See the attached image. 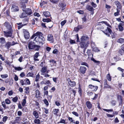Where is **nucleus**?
<instances>
[{"label": "nucleus", "mask_w": 124, "mask_h": 124, "mask_svg": "<svg viewBox=\"0 0 124 124\" xmlns=\"http://www.w3.org/2000/svg\"><path fill=\"white\" fill-rule=\"evenodd\" d=\"M43 21L44 22H48L51 21V20L49 18H44L43 19Z\"/></svg>", "instance_id": "obj_33"}, {"label": "nucleus", "mask_w": 124, "mask_h": 124, "mask_svg": "<svg viewBox=\"0 0 124 124\" xmlns=\"http://www.w3.org/2000/svg\"><path fill=\"white\" fill-rule=\"evenodd\" d=\"M87 53L88 56H90L92 54L91 50L88 49L87 52Z\"/></svg>", "instance_id": "obj_40"}, {"label": "nucleus", "mask_w": 124, "mask_h": 124, "mask_svg": "<svg viewBox=\"0 0 124 124\" xmlns=\"http://www.w3.org/2000/svg\"><path fill=\"white\" fill-rule=\"evenodd\" d=\"M92 48V50L93 51L95 52H98L99 51V50L96 47H93Z\"/></svg>", "instance_id": "obj_32"}, {"label": "nucleus", "mask_w": 124, "mask_h": 124, "mask_svg": "<svg viewBox=\"0 0 124 124\" xmlns=\"http://www.w3.org/2000/svg\"><path fill=\"white\" fill-rule=\"evenodd\" d=\"M119 29L120 31H122L123 30V27L121 25H119L118 26Z\"/></svg>", "instance_id": "obj_45"}, {"label": "nucleus", "mask_w": 124, "mask_h": 124, "mask_svg": "<svg viewBox=\"0 0 124 124\" xmlns=\"http://www.w3.org/2000/svg\"><path fill=\"white\" fill-rule=\"evenodd\" d=\"M50 1L53 3H56L58 2V0H50Z\"/></svg>", "instance_id": "obj_50"}, {"label": "nucleus", "mask_w": 124, "mask_h": 124, "mask_svg": "<svg viewBox=\"0 0 124 124\" xmlns=\"http://www.w3.org/2000/svg\"><path fill=\"white\" fill-rule=\"evenodd\" d=\"M86 69L85 67L81 66L79 70V71L81 73L84 74L85 73Z\"/></svg>", "instance_id": "obj_12"}, {"label": "nucleus", "mask_w": 124, "mask_h": 124, "mask_svg": "<svg viewBox=\"0 0 124 124\" xmlns=\"http://www.w3.org/2000/svg\"><path fill=\"white\" fill-rule=\"evenodd\" d=\"M13 67L15 69V70L18 71L21 70L23 69V68L20 67H15L14 66H13Z\"/></svg>", "instance_id": "obj_30"}, {"label": "nucleus", "mask_w": 124, "mask_h": 124, "mask_svg": "<svg viewBox=\"0 0 124 124\" xmlns=\"http://www.w3.org/2000/svg\"><path fill=\"white\" fill-rule=\"evenodd\" d=\"M60 123H63L65 124H66V121L65 120L61 118L60 121L57 123L58 124Z\"/></svg>", "instance_id": "obj_27"}, {"label": "nucleus", "mask_w": 124, "mask_h": 124, "mask_svg": "<svg viewBox=\"0 0 124 124\" xmlns=\"http://www.w3.org/2000/svg\"><path fill=\"white\" fill-rule=\"evenodd\" d=\"M24 36L25 38L26 39H28L30 36L29 32L27 30H25L24 31Z\"/></svg>", "instance_id": "obj_8"}, {"label": "nucleus", "mask_w": 124, "mask_h": 124, "mask_svg": "<svg viewBox=\"0 0 124 124\" xmlns=\"http://www.w3.org/2000/svg\"><path fill=\"white\" fill-rule=\"evenodd\" d=\"M101 23L102 24L104 23V24H105L106 25H107V24H108V23H107V22H106L102 21V22H100L99 23H98L97 24V25H101Z\"/></svg>", "instance_id": "obj_36"}, {"label": "nucleus", "mask_w": 124, "mask_h": 124, "mask_svg": "<svg viewBox=\"0 0 124 124\" xmlns=\"http://www.w3.org/2000/svg\"><path fill=\"white\" fill-rule=\"evenodd\" d=\"M47 70V67H43L42 68L41 70V72L43 73H44L46 72Z\"/></svg>", "instance_id": "obj_28"}, {"label": "nucleus", "mask_w": 124, "mask_h": 124, "mask_svg": "<svg viewBox=\"0 0 124 124\" xmlns=\"http://www.w3.org/2000/svg\"><path fill=\"white\" fill-rule=\"evenodd\" d=\"M43 13L44 16L46 17H49L50 16V13L48 11L44 12Z\"/></svg>", "instance_id": "obj_22"}, {"label": "nucleus", "mask_w": 124, "mask_h": 124, "mask_svg": "<svg viewBox=\"0 0 124 124\" xmlns=\"http://www.w3.org/2000/svg\"><path fill=\"white\" fill-rule=\"evenodd\" d=\"M44 102L45 104L47 106H48L49 103L48 101L46 99H45L44 100Z\"/></svg>", "instance_id": "obj_52"}, {"label": "nucleus", "mask_w": 124, "mask_h": 124, "mask_svg": "<svg viewBox=\"0 0 124 124\" xmlns=\"http://www.w3.org/2000/svg\"><path fill=\"white\" fill-rule=\"evenodd\" d=\"M34 40L36 42L41 43L43 44L42 42L45 41V38L42 36V34L41 32H39L37 37H35Z\"/></svg>", "instance_id": "obj_1"}, {"label": "nucleus", "mask_w": 124, "mask_h": 124, "mask_svg": "<svg viewBox=\"0 0 124 124\" xmlns=\"http://www.w3.org/2000/svg\"><path fill=\"white\" fill-rule=\"evenodd\" d=\"M18 100V97L16 96L14 98H13L12 99L13 101L15 102H17Z\"/></svg>", "instance_id": "obj_41"}, {"label": "nucleus", "mask_w": 124, "mask_h": 124, "mask_svg": "<svg viewBox=\"0 0 124 124\" xmlns=\"http://www.w3.org/2000/svg\"><path fill=\"white\" fill-rule=\"evenodd\" d=\"M26 25V24H23L22 25H19L18 26V29H19L22 27L23 26Z\"/></svg>", "instance_id": "obj_57"}, {"label": "nucleus", "mask_w": 124, "mask_h": 124, "mask_svg": "<svg viewBox=\"0 0 124 124\" xmlns=\"http://www.w3.org/2000/svg\"><path fill=\"white\" fill-rule=\"evenodd\" d=\"M115 3L116 5L117 6V7L119 6L120 5V3L119 2L117 1H116L115 2Z\"/></svg>", "instance_id": "obj_54"}, {"label": "nucleus", "mask_w": 124, "mask_h": 124, "mask_svg": "<svg viewBox=\"0 0 124 124\" xmlns=\"http://www.w3.org/2000/svg\"><path fill=\"white\" fill-rule=\"evenodd\" d=\"M27 15L26 12L23 13L20 16V17L21 18H24L26 17Z\"/></svg>", "instance_id": "obj_29"}, {"label": "nucleus", "mask_w": 124, "mask_h": 124, "mask_svg": "<svg viewBox=\"0 0 124 124\" xmlns=\"http://www.w3.org/2000/svg\"><path fill=\"white\" fill-rule=\"evenodd\" d=\"M34 75V74L33 73L31 72H29L27 74V76L33 77Z\"/></svg>", "instance_id": "obj_38"}, {"label": "nucleus", "mask_w": 124, "mask_h": 124, "mask_svg": "<svg viewBox=\"0 0 124 124\" xmlns=\"http://www.w3.org/2000/svg\"><path fill=\"white\" fill-rule=\"evenodd\" d=\"M40 46L36 45L35 47L34 48H35L36 50L38 51L40 48Z\"/></svg>", "instance_id": "obj_42"}, {"label": "nucleus", "mask_w": 124, "mask_h": 124, "mask_svg": "<svg viewBox=\"0 0 124 124\" xmlns=\"http://www.w3.org/2000/svg\"><path fill=\"white\" fill-rule=\"evenodd\" d=\"M53 36L51 35H49L47 37V40L49 41H52L53 40Z\"/></svg>", "instance_id": "obj_21"}, {"label": "nucleus", "mask_w": 124, "mask_h": 124, "mask_svg": "<svg viewBox=\"0 0 124 124\" xmlns=\"http://www.w3.org/2000/svg\"><path fill=\"white\" fill-rule=\"evenodd\" d=\"M87 94L89 96H91L93 95V93L92 92H87Z\"/></svg>", "instance_id": "obj_61"}, {"label": "nucleus", "mask_w": 124, "mask_h": 124, "mask_svg": "<svg viewBox=\"0 0 124 124\" xmlns=\"http://www.w3.org/2000/svg\"><path fill=\"white\" fill-rule=\"evenodd\" d=\"M89 44V42H81L80 43V46L82 48L86 47Z\"/></svg>", "instance_id": "obj_6"}, {"label": "nucleus", "mask_w": 124, "mask_h": 124, "mask_svg": "<svg viewBox=\"0 0 124 124\" xmlns=\"http://www.w3.org/2000/svg\"><path fill=\"white\" fill-rule=\"evenodd\" d=\"M11 11L12 12H15L18 11L19 9L18 7L15 5L13 4L12 5V7L11 8Z\"/></svg>", "instance_id": "obj_7"}, {"label": "nucleus", "mask_w": 124, "mask_h": 124, "mask_svg": "<svg viewBox=\"0 0 124 124\" xmlns=\"http://www.w3.org/2000/svg\"><path fill=\"white\" fill-rule=\"evenodd\" d=\"M4 35L6 37H11L12 38H13L14 36H12V33L10 31H4Z\"/></svg>", "instance_id": "obj_3"}, {"label": "nucleus", "mask_w": 124, "mask_h": 124, "mask_svg": "<svg viewBox=\"0 0 124 124\" xmlns=\"http://www.w3.org/2000/svg\"><path fill=\"white\" fill-rule=\"evenodd\" d=\"M58 51L57 49H55L53 52V53L54 54L58 53Z\"/></svg>", "instance_id": "obj_56"}, {"label": "nucleus", "mask_w": 124, "mask_h": 124, "mask_svg": "<svg viewBox=\"0 0 124 124\" xmlns=\"http://www.w3.org/2000/svg\"><path fill=\"white\" fill-rule=\"evenodd\" d=\"M88 87L90 88L93 91H96L98 88V87L96 86L93 85H90L88 86Z\"/></svg>", "instance_id": "obj_10"}, {"label": "nucleus", "mask_w": 124, "mask_h": 124, "mask_svg": "<svg viewBox=\"0 0 124 124\" xmlns=\"http://www.w3.org/2000/svg\"><path fill=\"white\" fill-rule=\"evenodd\" d=\"M103 32L108 37L110 36V34L112 39L115 38V35L112 32L111 30L108 27H107L104 31H103Z\"/></svg>", "instance_id": "obj_2"}, {"label": "nucleus", "mask_w": 124, "mask_h": 124, "mask_svg": "<svg viewBox=\"0 0 124 124\" xmlns=\"http://www.w3.org/2000/svg\"><path fill=\"white\" fill-rule=\"evenodd\" d=\"M72 113L73 114L75 115L76 116L78 117V114L75 111L72 112Z\"/></svg>", "instance_id": "obj_51"}, {"label": "nucleus", "mask_w": 124, "mask_h": 124, "mask_svg": "<svg viewBox=\"0 0 124 124\" xmlns=\"http://www.w3.org/2000/svg\"><path fill=\"white\" fill-rule=\"evenodd\" d=\"M69 120L72 123H73L74 124H79V122L78 121H76L75 122L74 120H73L72 117H68Z\"/></svg>", "instance_id": "obj_9"}, {"label": "nucleus", "mask_w": 124, "mask_h": 124, "mask_svg": "<svg viewBox=\"0 0 124 124\" xmlns=\"http://www.w3.org/2000/svg\"><path fill=\"white\" fill-rule=\"evenodd\" d=\"M5 43H6V41L5 39L4 38L1 37L0 38V43L2 44H4Z\"/></svg>", "instance_id": "obj_18"}, {"label": "nucleus", "mask_w": 124, "mask_h": 124, "mask_svg": "<svg viewBox=\"0 0 124 124\" xmlns=\"http://www.w3.org/2000/svg\"><path fill=\"white\" fill-rule=\"evenodd\" d=\"M106 78L108 80L110 81H111V79L109 73H108L107 75L106 76Z\"/></svg>", "instance_id": "obj_34"}, {"label": "nucleus", "mask_w": 124, "mask_h": 124, "mask_svg": "<svg viewBox=\"0 0 124 124\" xmlns=\"http://www.w3.org/2000/svg\"><path fill=\"white\" fill-rule=\"evenodd\" d=\"M104 85V87L106 88H111V86H110L107 84H106Z\"/></svg>", "instance_id": "obj_49"}, {"label": "nucleus", "mask_w": 124, "mask_h": 124, "mask_svg": "<svg viewBox=\"0 0 124 124\" xmlns=\"http://www.w3.org/2000/svg\"><path fill=\"white\" fill-rule=\"evenodd\" d=\"M103 110L107 112H108L109 111H113V109H103Z\"/></svg>", "instance_id": "obj_59"}, {"label": "nucleus", "mask_w": 124, "mask_h": 124, "mask_svg": "<svg viewBox=\"0 0 124 124\" xmlns=\"http://www.w3.org/2000/svg\"><path fill=\"white\" fill-rule=\"evenodd\" d=\"M39 32H38L35 34H34L31 37V39H33L35 37H37V35L38 34Z\"/></svg>", "instance_id": "obj_39"}, {"label": "nucleus", "mask_w": 124, "mask_h": 124, "mask_svg": "<svg viewBox=\"0 0 124 124\" xmlns=\"http://www.w3.org/2000/svg\"><path fill=\"white\" fill-rule=\"evenodd\" d=\"M107 116L108 117H112L114 116V115H110V114H107Z\"/></svg>", "instance_id": "obj_62"}, {"label": "nucleus", "mask_w": 124, "mask_h": 124, "mask_svg": "<svg viewBox=\"0 0 124 124\" xmlns=\"http://www.w3.org/2000/svg\"><path fill=\"white\" fill-rule=\"evenodd\" d=\"M117 42L123 44L124 43V39L122 38H120L118 40Z\"/></svg>", "instance_id": "obj_26"}, {"label": "nucleus", "mask_w": 124, "mask_h": 124, "mask_svg": "<svg viewBox=\"0 0 124 124\" xmlns=\"http://www.w3.org/2000/svg\"><path fill=\"white\" fill-rule=\"evenodd\" d=\"M69 85L71 87L75 86L76 85V83L75 82L71 80L70 79L68 78L67 79Z\"/></svg>", "instance_id": "obj_5"}, {"label": "nucleus", "mask_w": 124, "mask_h": 124, "mask_svg": "<svg viewBox=\"0 0 124 124\" xmlns=\"http://www.w3.org/2000/svg\"><path fill=\"white\" fill-rule=\"evenodd\" d=\"M28 21L29 18L27 17L24 18L23 21V24H26V25L28 23Z\"/></svg>", "instance_id": "obj_19"}, {"label": "nucleus", "mask_w": 124, "mask_h": 124, "mask_svg": "<svg viewBox=\"0 0 124 124\" xmlns=\"http://www.w3.org/2000/svg\"><path fill=\"white\" fill-rule=\"evenodd\" d=\"M89 39L87 36H82L80 38L81 42H85L87 41Z\"/></svg>", "instance_id": "obj_13"}, {"label": "nucleus", "mask_w": 124, "mask_h": 124, "mask_svg": "<svg viewBox=\"0 0 124 124\" xmlns=\"http://www.w3.org/2000/svg\"><path fill=\"white\" fill-rule=\"evenodd\" d=\"M25 98H26V97ZM26 98L24 99L23 100V101L22 103V104L23 106H25V104L26 103Z\"/></svg>", "instance_id": "obj_35"}, {"label": "nucleus", "mask_w": 124, "mask_h": 124, "mask_svg": "<svg viewBox=\"0 0 124 124\" xmlns=\"http://www.w3.org/2000/svg\"><path fill=\"white\" fill-rule=\"evenodd\" d=\"M91 45L92 48H93V47H95L96 46L94 43L93 41H91Z\"/></svg>", "instance_id": "obj_44"}, {"label": "nucleus", "mask_w": 124, "mask_h": 124, "mask_svg": "<svg viewBox=\"0 0 124 124\" xmlns=\"http://www.w3.org/2000/svg\"><path fill=\"white\" fill-rule=\"evenodd\" d=\"M59 111V110L58 109H55L53 110L54 114L55 115H58V113Z\"/></svg>", "instance_id": "obj_20"}, {"label": "nucleus", "mask_w": 124, "mask_h": 124, "mask_svg": "<svg viewBox=\"0 0 124 124\" xmlns=\"http://www.w3.org/2000/svg\"><path fill=\"white\" fill-rule=\"evenodd\" d=\"M91 5L94 8H96L97 6V5L93 2L91 3Z\"/></svg>", "instance_id": "obj_64"}, {"label": "nucleus", "mask_w": 124, "mask_h": 124, "mask_svg": "<svg viewBox=\"0 0 124 124\" xmlns=\"http://www.w3.org/2000/svg\"><path fill=\"white\" fill-rule=\"evenodd\" d=\"M39 53L38 52L36 53L34 55V58H37L39 56Z\"/></svg>", "instance_id": "obj_55"}, {"label": "nucleus", "mask_w": 124, "mask_h": 124, "mask_svg": "<svg viewBox=\"0 0 124 124\" xmlns=\"http://www.w3.org/2000/svg\"><path fill=\"white\" fill-rule=\"evenodd\" d=\"M6 103L7 104H9L10 103V100L8 99H6L5 100Z\"/></svg>", "instance_id": "obj_47"}, {"label": "nucleus", "mask_w": 124, "mask_h": 124, "mask_svg": "<svg viewBox=\"0 0 124 124\" xmlns=\"http://www.w3.org/2000/svg\"><path fill=\"white\" fill-rule=\"evenodd\" d=\"M23 11L25 12L28 15H30L32 13L31 9L29 8H27L25 9H23Z\"/></svg>", "instance_id": "obj_11"}, {"label": "nucleus", "mask_w": 124, "mask_h": 124, "mask_svg": "<svg viewBox=\"0 0 124 124\" xmlns=\"http://www.w3.org/2000/svg\"><path fill=\"white\" fill-rule=\"evenodd\" d=\"M83 21L85 23L86 22V17L85 16L82 18Z\"/></svg>", "instance_id": "obj_60"}, {"label": "nucleus", "mask_w": 124, "mask_h": 124, "mask_svg": "<svg viewBox=\"0 0 124 124\" xmlns=\"http://www.w3.org/2000/svg\"><path fill=\"white\" fill-rule=\"evenodd\" d=\"M87 9L90 11H93V7L89 5H88L86 7Z\"/></svg>", "instance_id": "obj_23"}, {"label": "nucleus", "mask_w": 124, "mask_h": 124, "mask_svg": "<svg viewBox=\"0 0 124 124\" xmlns=\"http://www.w3.org/2000/svg\"><path fill=\"white\" fill-rule=\"evenodd\" d=\"M4 26L8 30H10L11 28V26L9 23L8 22H5L4 24Z\"/></svg>", "instance_id": "obj_16"}, {"label": "nucleus", "mask_w": 124, "mask_h": 124, "mask_svg": "<svg viewBox=\"0 0 124 124\" xmlns=\"http://www.w3.org/2000/svg\"><path fill=\"white\" fill-rule=\"evenodd\" d=\"M35 94V96L36 98H38L40 97V92L39 90H37L36 91Z\"/></svg>", "instance_id": "obj_25"}, {"label": "nucleus", "mask_w": 124, "mask_h": 124, "mask_svg": "<svg viewBox=\"0 0 124 124\" xmlns=\"http://www.w3.org/2000/svg\"><path fill=\"white\" fill-rule=\"evenodd\" d=\"M33 115L36 118H39V115L38 113L36 111H34L33 113Z\"/></svg>", "instance_id": "obj_24"}, {"label": "nucleus", "mask_w": 124, "mask_h": 124, "mask_svg": "<svg viewBox=\"0 0 124 124\" xmlns=\"http://www.w3.org/2000/svg\"><path fill=\"white\" fill-rule=\"evenodd\" d=\"M40 75L39 74H38L36 77L35 81L38 82L39 81V78Z\"/></svg>", "instance_id": "obj_37"}, {"label": "nucleus", "mask_w": 124, "mask_h": 124, "mask_svg": "<svg viewBox=\"0 0 124 124\" xmlns=\"http://www.w3.org/2000/svg\"><path fill=\"white\" fill-rule=\"evenodd\" d=\"M66 21L65 20H64L62 21L61 23V26H63L65 24V23H66Z\"/></svg>", "instance_id": "obj_53"}, {"label": "nucleus", "mask_w": 124, "mask_h": 124, "mask_svg": "<svg viewBox=\"0 0 124 124\" xmlns=\"http://www.w3.org/2000/svg\"><path fill=\"white\" fill-rule=\"evenodd\" d=\"M11 46V42H9L6 43L4 45L5 47L8 49H9Z\"/></svg>", "instance_id": "obj_15"}, {"label": "nucleus", "mask_w": 124, "mask_h": 124, "mask_svg": "<svg viewBox=\"0 0 124 124\" xmlns=\"http://www.w3.org/2000/svg\"><path fill=\"white\" fill-rule=\"evenodd\" d=\"M111 104L113 106H115L116 104V102L114 101H112L111 102Z\"/></svg>", "instance_id": "obj_63"}, {"label": "nucleus", "mask_w": 124, "mask_h": 124, "mask_svg": "<svg viewBox=\"0 0 124 124\" xmlns=\"http://www.w3.org/2000/svg\"><path fill=\"white\" fill-rule=\"evenodd\" d=\"M36 45H35L33 41H31L29 42L28 47L29 49H33L35 48Z\"/></svg>", "instance_id": "obj_4"}, {"label": "nucleus", "mask_w": 124, "mask_h": 124, "mask_svg": "<svg viewBox=\"0 0 124 124\" xmlns=\"http://www.w3.org/2000/svg\"><path fill=\"white\" fill-rule=\"evenodd\" d=\"M1 78H7L8 76V75L7 74H5V75H1Z\"/></svg>", "instance_id": "obj_48"}, {"label": "nucleus", "mask_w": 124, "mask_h": 124, "mask_svg": "<svg viewBox=\"0 0 124 124\" xmlns=\"http://www.w3.org/2000/svg\"><path fill=\"white\" fill-rule=\"evenodd\" d=\"M86 104L87 107L89 109H90L92 107V104L90 101H87L86 102Z\"/></svg>", "instance_id": "obj_14"}, {"label": "nucleus", "mask_w": 124, "mask_h": 124, "mask_svg": "<svg viewBox=\"0 0 124 124\" xmlns=\"http://www.w3.org/2000/svg\"><path fill=\"white\" fill-rule=\"evenodd\" d=\"M25 81L27 84L28 85H30V81L29 79L27 78H26L25 79Z\"/></svg>", "instance_id": "obj_46"}, {"label": "nucleus", "mask_w": 124, "mask_h": 124, "mask_svg": "<svg viewBox=\"0 0 124 124\" xmlns=\"http://www.w3.org/2000/svg\"><path fill=\"white\" fill-rule=\"evenodd\" d=\"M34 123L38 124H40L41 123L39 119H36L34 120Z\"/></svg>", "instance_id": "obj_31"}, {"label": "nucleus", "mask_w": 124, "mask_h": 124, "mask_svg": "<svg viewBox=\"0 0 124 124\" xmlns=\"http://www.w3.org/2000/svg\"><path fill=\"white\" fill-rule=\"evenodd\" d=\"M8 118V117L7 116H5L3 117V121L4 123L6 122Z\"/></svg>", "instance_id": "obj_43"}, {"label": "nucleus", "mask_w": 124, "mask_h": 124, "mask_svg": "<svg viewBox=\"0 0 124 124\" xmlns=\"http://www.w3.org/2000/svg\"><path fill=\"white\" fill-rule=\"evenodd\" d=\"M20 83L22 85H23L25 84L24 83V81L23 80H20Z\"/></svg>", "instance_id": "obj_58"}, {"label": "nucleus", "mask_w": 124, "mask_h": 124, "mask_svg": "<svg viewBox=\"0 0 124 124\" xmlns=\"http://www.w3.org/2000/svg\"><path fill=\"white\" fill-rule=\"evenodd\" d=\"M59 6L62 8V10H63L64 9L65 7L66 6V5L65 4L62 3H60L59 4Z\"/></svg>", "instance_id": "obj_17"}]
</instances>
